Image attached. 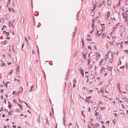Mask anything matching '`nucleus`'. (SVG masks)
Segmentation results:
<instances>
[{
	"label": "nucleus",
	"instance_id": "nucleus-1",
	"mask_svg": "<svg viewBox=\"0 0 128 128\" xmlns=\"http://www.w3.org/2000/svg\"><path fill=\"white\" fill-rule=\"evenodd\" d=\"M99 124L98 123H96V124L94 126L93 128H95L96 127H98L99 126Z\"/></svg>",
	"mask_w": 128,
	"mask_h": 128
},
{
	"label": "nucleus",
	"instance_id": "nucleus-2",
	"mask_svg": "<svg viewBox=\"0 0 128 128\" xmlns=\"http://www.w3.org/2000/svg\"><path fill=\"white\" fill-rule=\"evenodd\" d=\"M76 28H77V27H76L75 28L74 32H73V34L72 36L73 37H74V36L75 34L76 33Z\"/></svg>",
	"mask_w": 128,
	"mask_h": 128
},
{
	"label": "nucleus",
	"instance_id": "nucleus-3",
	"mask_svg": "<svg viewBox=\"0 0 128 128\" xmlns=\"http://www.w3.org/2000/svg\"><path fill=\"white\" fill-rule=\"evenodd\" d=\"M80 72L81 74H82V77H84V74L83 72V70L82 69L81 70H80Z\"/></svg>",
	"mask_w": 128,
	"mask_h": 128
},
{
	"label": "nucleus",
	"instance_id": "nucleus-4",
	"mask_svg": "<svg viewBox=\"0 0 128 128\" xmlns=\"http://www.w3.org/2000/svg\"><path fill=\"white\" fill-rule=\"evenodd\" d=\"M23 90L21 86L20 88V91H18V93L19 94L20 92H22Z\"/></svg>",
	"mask_w": 128,
	"mask_h": 128
},
{
	"label": "nucleus",
	"instance_id": "nucleus-5",
	"mask_svg": "<svg viewBox=\"0 0 128 128\" xmlns=\"http://www.w3.org/2000/svg\"><path fill=\"white\" fill-rule=\"evenodd\" d=\"M24 17H22L21 18V22L22 21V23L23 24L24 23Z\"/></svg>",
	"mask_w": 128,
	"mask_h": 128
},
{
	"label": "nucleus",
	"instance_id": "nucleus-6",
	"mask_svg": "<svg viewBox=\"0 0 128 128\" xmlns=\"http://www.w3.org/2000/svg\"><path fill=\"white\" fill-rule=\"evenodd\" d=\"M87 52V51L86 50L85 51H84L82 52V54H86Z\"/></svg>",
	"mask_w": 128,
	"mask_h": 128
},
{
	"label": "nucleus",
	"instance_id": "nucleus-7",
	"mask_svg": "<svg viewBox=\"0 0 128 128\" xmlns=\"http://www.w3.org/2000/svg\"><path fill=\"white\" fill-rule=\"evenodd\" d=\"M117 88H120V84L119 82H118L117 83Z\"/></svg>",
	"mask_w": 128,
	"mask_h": 128
},
{
	"label": "nucleus",
	"instance_id": "nucleus-8",
	"mask_svg": "<svg viewBox=\"0 0 128 128\" xmlns=\"http://www.w3.org/2000/svg\"><path fill=\"white\" fill-rule=\"evenodd\" d=\"M4 19L2 18H0V22L3 23L4 22Z\"/></svg>",
	"mask_w": 128,
	"mask_h": 128
},
{
	"label": "nucleus",
	"instance_id": "nucleus-9",
	"mask_svg": "<svg viewBox=\"0 0 128 128\" xmlns=\"http://www.w3.org/2000/svg\"><path fill=\"white\" fill-rule=\"evenodd\" d=\"M107 18H108L109 17V16L110 15V12H107Z\"/></svg>",
	"mask_w": 128,
	"mask_h": 128
},
{
	"label": "nucleus",
	"instance_id": "nucleus-10",
	"mask_svg": "<svg viewBox=\"0 0 128 128\" xmlns=\"http://www.w3.org/2000/svg\"><path fill=\"white\" fill-rule=\"evenodd\" d=\"M111 56H112V59H111L110 60V62H112V56H113V55H112V54H111Z\"/></svg>",
	"mask_w": 128,
	"mask_h": 128
},
{
	"label": "nucleus",
	"instance_id": "nucleus-11",
	"mask_svg": "<svg viewBox=\"0 0 128 128\" xmlns=\"http://www.w3.org/2000/svg\"><path fill=\"white\" fill-rule=\"evenodd\" d=\"M125 14V13H124V12H123L122 13V16L123 18L124 19V18H125V15H124Z\"/></svg>",
	"mask_w": 128,
	"mask_h": 128
},
{
	"label": "nucleus",
	"instance_id": "nucleus-12",
	"mask_svg": "<svg viewBox=\"0 0 128 128\" xmlns=\"http://www.w3.org/2000/svg\"><path fill=\"white\" fill-rule=\"evenodd\" d=\"M5 65V63H1L0 64V66L1 67L3 66H4Z\"/></svg>",
	"mask_w": 128,
	"mask_h": 128
},
{
	"label": "nucleus",
	"instance_id": "nucleus-13",
	"mask_svg": "<svg viewBox=\"0 0 128 128\" xmlns=\"http://www.w3.org/2000/svg\"><path fill=\"white\" fill-rule=\"evenodd\" d=\"M12 72V70H11V71L8 74V75H10L11 74Z\"/></svg>",
	"mask_w": 128,
	"mask_h": 128
},
{
	"label": "nucleus",
	"instance_id": "nucleus-14",
	"mask_svg": "<svg viewBox=\"0 0 128 128\" xmlns=\"http://www.w3.org/2000/svg\"><path fill=\"white\" fill-rule=\"evenodd\" d=\"M89 98L86 99H85V101L86 102H87L88 103H89V102H88V101L89 100Z\"/></svg>",
	"mask_w": 128,
	"mask_h": 128
},
{
	"label": "nucleus",
	"instance_id": "nucleus-15",
	"mask_svg": "<svg viewBox=\"0 0 128 128\" xmlns=\"http://www.w3.org/2000/svg\"><path fill=\"white\" fill-rule=\"evenodd\" d=\"M6 40H5L4 42H3V43L2 44H6Z\"/></svg>",
	"mask_w": 128,
	"mask_h": 128
},
{
	"label": "nucleus",
	"instance_id": "nucleus-16",
	"mask_svg": "<svg viewBox=\"0 0 128 128\" xmlns=\"http://www.w3.org/2000/svg\"><path fill=\"white\" fill-rule=\"evenodd\" d=\"M124 51L127 54H128V50H124Z\"/></svg>",
	"mask_w": 128,
	"mask_h": 128
},
{
	"label": "nucleus",
	"instance_id": "nucleus-17",
	"mask_svg": "<svg viewBox=\"0 0 128 128\" xmlns=\"http://www.w3.org/2000/svg\"><path fill=\"white\" fill-rule=\"evenodd\" d=\"M86 40L88 41H92V40L91 39H89L88 38H87L86 39Z\"/></svg>",
	"mask_w": 128,
	"mask_h": 128
},
{
	"label": "nucleus",
	"instance_id": "nucleus-18",
	"mask_svg": "<svg viewBox=\"0 0 128 128\" xmlns=\"http://www.w3.org/2000/svg\"><path fill=\"white\" fill-rule=\"evenodd\" d=\"M122 106L123 109H124L125 108V107L124 106L123 104L122 105Z\"/></svg>",
	"mask_w": 128,
	"mask_h": 128
},
{
	"label": "nucleus",
	"instance_id": "nucleus-19",
	"mask_svg": "<svg viewBox=\"0 0 128 128\" xmlns=\"http://www.w3.org/2000/svg\"><path fill=\"white\" fill-rule=\"evenodd\" d=\"M105 59L106 60H107V58H108V55L107 54H106L105 55Z\"/></svg>",
	"mask_w": 128,
	"mask_h": 128
},
{
	"label": "nucleus",
	"instance_id": "nucleus-20",
	"mask_svg": "<svg viewBox=\"0 0 128 128\" xmlns=\"http://www.w3.org/2000/svg\"><path fill=\"white\" fill-rule=\"evenodd\" d=\"M8 107L9 108H10V110L11 109V106H12V105H10V104H8Z\"/></svg>",
	"mask_w": 128,
	"mask_h": 128
},
{
	"label": "nucleus",
	"instance_id": "nucleus-21",
	"mask_svg": "<svg viewBox=\"0 0 128 128\" xmlns=\"http://www.w3.org/2000/svg\"><path fill=\"white\" fill-rule=\"evenodd\" d=\"M64 88H65L66 86V82H65L64 83Z\"/></svg>",
	"mask_w": 128,
	"mask_h": 128
},
{
	"label": "nucleus",
	"instance_id": "nucleus-22",
	"mask_svg": "<svg viewBox=\"0 0 128 128\" xmlns=\"http://www.w3.org/2000/svg\"><path fill=\"white\" fill-rule=\"evenodd\" d=\"M90 14H91L92 16H93L94 15V12H91Z\"/></svg>",
	"mask_w": 128,
	"mask_h": 128
},
{
	"label": "nucleus",
	"instance_id": "nucleus-23",
	"mask_svg": "<svg viewBox=\"0 0 128 128\" xmlns=\"http://www.w3.org/2000/svg\"><path fill=\"white\" fill-rule=\"evenodd\" d=\"M76 81L75 80H74L73 82V84H75L76 83Z\"/></svg>",
	"mask_w": 128,
	"mask_h": 128
},
{
	"label": "nucleus",
	"instance_id": "nucleus-24",
	"mask_svg": "<svg viewBox=\"0 0 128 128\" xmlns=\"http://www.w3.org/2000/svg\"><path fill=\"white\" fill-rule=\"evenodd\" d=\"M116 28V27H114L113 28V29H112V30L113 32H114V30H115V29Z\"/></svg>",
	"mask_w": 128,
	"mask_h": 128
},
{
	"label": "nucleus",
	"instance_id": "nucleus-25",
	"mask_svg": "<svg viewBox=\"0 0 128 128\" xmlns=\"http://www.w3.org/2000/svg\"><path fill=\"white\" fill-rule=\"evenodd\" d=\"M83 89L85 90H87V88L86 87H84L83 88Z\"/></svg>",
	"mask_w": 128,
	"mask_h": 128
},
{
	"label": "nucleus",
	"instance_id": "nucleus-26",
	"mask_svg": "<svg viewBox=\"0 0 128 128\" xmlns=\"http://www.w3.org/2000/svg\"><path fill=\"white\" fill-rule=\"evenodd\" d=\"M1 92L2 93V94L3 93V91H4V90L3 89H1Z\"/></svg>",
	"mask_w": 128,
	"mask_h": 128
},
{
	"label": "nucleus",
	"instance_id": "nucleus-27",
	"mask_svg": "<svg viewBox=\"0 0 128 128\" xmlns=\"http://www.w3.org/2000/svg\"><path fill=\"white\" fill-rule=\"evenodd\" d=\"M93 28H94V29H96V26L94 25L93 27Z\"/></svg>",
	"mask_w": 128,
	"mask_h": 128
},
{
	"label": "nucleus",
	"instance_id": "nucleus-28",
	"mask_svg": "<svg viewBox=\"0 0 128 128\" xmlns=\"http://www.w3.org/2000/svg\"><path fill=\"white\" fill-rule=\"evenodd\" d=\"M6 35L7 36H9V33L8 32H6Z\"/></svg>",
	"mask_w": 128,
	"mask_h": 128
},
{
	"label": "nucleus",
	"instance_id": "nucleus-29",
	"mask_svg": "<svg viewBox=\"0 0 128 128\" xmlns=\"http://www.w3.org/2000/svg\"><path fill=\"white\" fill-rule=\"evenodd\" d=\"M8 55L10 58L11 57L10 54V53H9V54H8Z\"/></svg>",
	"mask_w": 128,
	"mask_h": 128
},
{
	"label": "nucleus",
	"instance_id": "nucleus-30",
	"mask_svg": "<svg viewBox=\"0 0 128 128\" xmlns=\"http://www.w3.org/2000/svg\"><path fill=\"white\" fill-rule=\"evenodd\" d=\"M11 112L10 111L9 112H8V115H12L11 114Z\"/></svg>",
	"mask_w": 128,
	"mask_h": 128
},
{
	"label": "nucleus",
	"instance_id": "nucleus-31",
	"mask_svg": "<svg viewBox=\"0 0 128 128\" xmlns=\"http://www.w3.org/2000/svg\"><path fill=\"white\" fill-rule=\"evenodd\" d=\"M6 33V32L5 30H4L3 32V34H5Z\"/></svg>",
	"mask_w": 128,
	"mask_h": 128
},
{
	"label": "nucleus",
	"instance_id": "nucleus-32",
	"mask_svg": "<svg viewBox=\"0 0 128 128\" xmlns=\"http://www.w3.org/2000/svg\"><path fill=\"white\" fill-rule=\"evenodd\" d=\"M19 102L21 103H22V102H24L23 101H21V100H20L19 99Z\"/></svg>",
	"mask_w": 128,
	"mask_h": 128
},
{
	"label": "nucleus",
	"instance_id": "nucleus-33",
	"mask_svg": "<svg viewBox=\"0 0 128 128\" xmlns=\"http://www.w3.org/2000/svg\"><path fill=\"white\" fill-rule=\"evenodd\" d=\"M19 70V67L18 66H17V68H16V70H18V71Z\"/></svg>",
	"mask_w": 128,
	"mask_h": 128
},
{
	"label": "nucleus",
	"instance_id": "nucleus-34",
	"mask_svg": "<svg viewBox=\"0 0 128 128\" xmlns=\"http://www.w3.org/2000/svg\"><path fill=\"white\" fill-rule=\"evenodd\" d=\"M102 60L99 62V64L100 65L101 64H102Z\"/></svg>",
	"mask_w": 128,
	"mask_h": 128
},
{
	"label": "nucleus",
	"instance_id": "nucleus-35",
	"mask_svg": "<svg viewBox=\"0 0 128 128\" xmlns=\"http://www.w3.org/2000/svg\"><path fill=\"white\" fill-rule=\"evenodd\" d=\"M102 32H100V33H98V35L97 36H99L101 34Z\"/></svg>",
	"mask_w": 128,
	"mask_h": 128
},
{
	"label": "nucleus",
	"instance_id": "nucleus-36",
	"mask_svg": "<svg viewBox=\"0 0 128 128\" xmlns=\"http://www.w3.org/2000/svg\"><path fill=\"white\" fill-rule=\"evenodd\" d=\"M127 64H127V65H126V64H125V66H126V69H127L128 68V66H127Z\"/></svg>",
	"mask_w": 128,
	"mask_h": 128
},
{
	"label": "nucleus",
	"instance_id": "nucleus-37",
	"mask_svg": "<svg viewBox=\"0 0 128 128\" xmlns=\"http://www.w3.org/2000/svg\"><path fill=\"white\" fill-rule=\"evenodd\" d=\"M95 112H95V115L96 116H98V115H97V113L96 112V110H95Z\"/></svg>",
	"mask_w": 128,
	"mask_h": 128
},
{
	"label": "nucleus",
	"instance_id": "nucleus-38",
	"mask_svg": "<svg viewBox=\"0 0 128 128\" xmlns=\"http://www.w3.org/2000/svg\"><path fill=\"white\" fill-rule=\"evenodd\" d=\"M0 108H1V109H0V112H1L2 111V110H3V108H2V107H1Z\"/></svg>",
	"mask_w": 128,
	"mask_h": 128
},
{
	"label": "nucleus",
	"instance_id": "nucleus-39",
	"mask_svg": "<svg viewBox=\"0 0 128 128\" xmlns=\"http://www.w3.org/2000/svg\"><path fill=\"white\" fill-rule=\"evenodd\" d=\"M13 101L16 104V101H15V99H14L13 100Z\"/></svg>",
	"mask_w": 128,
	"mask_h": 128
},
{
	"label": "nucleus",
	"instance_id": "nucleus-40",
	"mask_svg": "<svg viewBox=\"0 0 128 128\" xmlns=\"http://www.w3.org/2000/svg\"><path fill=\"white\" fill-rule=\"evenodd\" d=\"M63 124L64 126H65V120H64V121H63Z\"/></svg>",
	"mask_w": 128,
	"mask_h": 128
},
{
	"label": "nucleus",
	"instance_id": "nucleus-41",
	"mask_svg": "<svg viewBox=\"0 0 128 128\" xmlns=\"http://www.w3.org/2000/svg\"><path fill=\"white\" fill-rule=\"evenodd\" d=\"M94 30H91L90 31V34H91Z\"/></svg>",
	"mask_w": 128,
	"mask_h": 128
},
{
	"label": "nucleus",
	"instance_id": "nucleus-42",
	"mask_svg": "<svg viewBox=\"0 0 128 128\" xmlns=\"http://www.w3.org/2000/svg\"><path fill=\"white\" fill-rule=\"evenodd\" d=\"M12 127L14 128H16V126L15 125H13V126H12Z\"/></svg>",
	"mask_w": 128,
	"mask_h": 128
},
{
	"label": "nucleus",
	"instance_id": "nucleus-43",
	"mask_svg": "<svg viewBox=\"0 0 128 128\" xmlns=\"http://www.w3.org/2000/svg\"><path fill=\"white\" fill-rule=\"evenodd\" d=\"M100 24L101 26V28H102V25L104 26L105 25V24Z\"/></svg>",
	"mask_w": 128,
	"mask_h": 128
},
{
	"label": "nucleus",
	"instance_id": "nucleus-44",
	"mask_svg": "<svg viewBox=\"0 0 128 128\" xmlns=\"http://www.w3.org/2000/svg\"><path fill=\"white\" fill-rule=\"evenodd\" d=\"M4 86L7 87V84H6V83H5Z\"/></svg>",
	"mask_w": 128,
	"mask_h": 128
},
{
	"label": "nucleus",
	"instance_id": "nucleus-45",
	"mask_svg": "<svg viewBox=\"0 0 128 128\" xmlns=\"http://www.w3.org/2000/svg\"><path fill=\"white\" fill-rule=\"evenodd\" d=\"M57 124L56 123V126H55V128H57Z\"/></svg>",
	"mask_w": 128,
	"mask_h": 128
},
{
	"label": "nucleus",
	"instance_id": "nucleus-46",
	"mask_svg": "<svg viewBox=\"0 0 128 128\" xmlns=\"http://www.w3.org/2000/svg\"><path fill=\"white\" fill-rule=\"evenodd\" d=\"M72 124V123H70L68 124V125L69 126H71Z\"/></svg>",
	"mask_w": 128,
	"mask_h": 128
},
{
	"label": "nucleus",
	"instance_id": "nucleus-47",
	"mask_svg": "<svg viewBox=\"0 0 128 128\" xmlns=\"http://www.w3.org/2000/svg\"><path fill=\"white\" fill-rule=\"evenodd\" d=\"M88 64H87L88 65L89 64V63H90V60H88Z\"/></svg>",
	"mask_w": 128,
	"mask_h": 128
},
{
	"label": "nucleus",
	"instance_id": "nucleus-48",
	"mask_svg": "<svg viewBox=\"0 0 128 128\" xmlns=\"http://www.w3.org/2000/svg\"><path fill=\"white\" fill-rule=\"evenodd\" d=\"M37 48H38V50H37V51H38V54H39V49H38V46H36Z\"/></svg>",
	"mask_w": 128,
	"mask_h": 128
},
{
	"label": "nucleus",
	"instance_id": "nucleus-49",
	"mask_svg": "<svg viewBox=\"0 0 128 128\" xmlns=\"http://www.w3.org/2000/svg\"><path fill=\"white\" fill-rule=\"evenodd\" d=\"M128 43V42L127 41H125L124 42V43L126 44H127Z\"/></svg>",
	"mask_w": 128,
	"mask_h": 128
},
{
	"label": "nucleus",
	"instance_id": "nucleus-50",
	"mask_svg": "<svg viewBox=\"0 0 128 128\" xmlns=\"http://www.w3.org/2000/svg\"><path fill=\"white\" fill-rule=\"evenodd\" d=\"M26 105L28 107H29V106H28V104L26 102H24Z\"/></svg>",
	"mask_w": 128,
	"mask_h": 128
},
{
	"label": "nucleus",
	"instance_id": "nucleus-51",
	"mask_svg": "<svg viewBox=\"0 0 128 128\" xmlns=\"http://www.w3.org/2000/svg\"><path fill=\"white\" fill-rule=\"evenodd\" d=\"M88 48H89L90 49V50H92V48L91 47H90V46H88Z\"/></svg>",
	"mask_w": 128,
	"mask_h": 128
},
{
	"label": "nucleus",
	"instance_id": "nucleus-52",
	"mask_svg": "<svg viewBox=\"0 0 128 128\" xmlns=\"http://www.w3.org/2000/svg\"><path fill=\"white\" fill-rule=\"evenodd\" d=\"M104 68L103 67H102V71L104 70Z\"/></svg>",
	"mask_w": 128,
	"mask_h": 128
},
{
	"label": "nucleus",
	"instance_id": "nucleus-53",
	"mask_svg": "<svg viewBox=\"0 0 128 128\" xmlns=\"http://www.w3.org/2000/svg\"><path fill=\"white\" fill-rule=\"evenodd\" d=\"M94 26V23H92V28H93V27Z\"/></svg>",
	"mask_w": 128,
	"mask_h": 128
},
{
	"label": "nucleus",
	"instance_id": "nucleus-54",
	"mask_svg": "<svg viewBox=\"0 0 128 128\" xmlns=\"http://www.w3.org/2000/svg\"><path fill=\"white\" fill-rule=\"evenodd\" d=\"M123 99L125 101L127 99V98H123Z\"/></svg>",
	"mask_w": 128,
	"mask_h": 128
},
{
	"label": "nucleus",
	"instance_id": "nucleus-55",
	"mask_svg": "<svg viewBox=\"0 0 128 128\" xmlns=\"http://www.w3.org/2000/svg\"><path fill=\"white\" fill-rule=\"evenodd\" d=\"M109 122L108 121H106V124H108L109 123Z\"/></svg>",
	"mask_w": 128,
	"mask_h": 128
},
{
	"label": "nucleus",
	"instance_id": "nucleus-56",
	"mask_svg": "<svg viewBox=\"0 0 128 128\" xmlns=\"http://www.w3.org/2000/svg\"><path fill=\"white\" fill-rule=\"evenodd\" d=\"M105 108V107L100 108H101L100 109L101 110H104L103 108Z\"/></svg>",
	"mask_w": 128,
	"mask_h": 128
},
{
	"label": "nucleus",
	"instance_id": "nucleus-57",
	"mask_svg": "<svg viewBox=\"0 0 128 128\" xmlns=\"http://www.w3.org/2000/svg\"><path fill=\"white\" fill-rule=\"evenodd\" d=\"M96 5H94V6H93V8H94L93 10H94L95 8L96 7Z\"/></svg>",
	"mask_w": 128,
	"mask_h": 128
},
{
	"label": "nucleus",
	"instance_id": "nucleus-58",
	"mask_svg": "<svg viewBox=\"0 0 128 128\" xmlns=\"http://www.w3.org/2000/svg\"><path fill=\"white\" fill-rule=\"evenodd\" d=\"M25 40H26V42H28V40L26 38V37H25Z\"/></svg>",
	"mask_w": 128,
	"mask_h": 128
},
{
	"label": "nucleus",
	"instance_id": "nucleus-59",
	"mask_svg": "<svg viewBox=\"0 0 128 128\" xmlns=\"http://www.w3.org/2000/svg\"><path fill=\"white\" fill-rule=\"evenodd\" d=\"M16 111L17 112H19V110L18 109H17V110H16Z\"/></svg>",
	"mask_w": 128,
	"mask_h": 128
},
{
	"label": "nucleus",
	"instance_id": "nucleus-60",
	"mask_svg": "<svg viewBox=\"0 0 128 128\" xmlns=\"http://www.w3.org/2000/svg\"><path fill=\"white\" fill-rule=\"evenodd\" d=\"M1 98H2V99H3V96H2V95H1Z\"/></svg>",
	"mask_w": 128,
	"mask_h": 128
},
{
	"label": "nucleus",
	"instance_id": "nucleus-61",
	"mask_svg": "<svg viewBox=\"0 0 128 128\" xmlns=\"http://www.w3.org/2000/svg\"><path fill=\"white\" fill-rule=\"evenodd\" d=\"M112 69V67H110V68H109V70L110 71H111Z\"/></svg>",
	"mask_w": 128,
	"mask_h": 128
},
{
	"label": "nucleus",
	"instance_id": "nucleus-62",
	"mask_svg": "<svg viewBox=\"0 0 128 128\" xmlns=\"http://www.w3.org/2000/svg\"><path fill=\"white\" fill-rule=\"evenodd\" d=\"M11 64V62H10L8 64V65H10V64Z\"/></svg>",
	"mask_w": 128,
	"mask_h": 128
},
{
	"label": "nucleus",
	"instance_id": "nucleus-63",
	"mask_svg": "<svg viewBox=\"0 0 128 128\" xmlns=\"http://www.w3.org/2000/svg\"><path fill=\"white\" fill-rule=\"evenodd\" d=\"M4 102H5V104H6V99H5L4 100Z\"/></svg>",
	"mask_w": 128,
	"mask_h": 128
},
{
	"label": "nucleus",
	"instance_id": "nucleus-64",
	"mask_svg": "<svg viewBox=\"0 0 128 128\" xmlns=\"http://www.w3.org/2000/svg\"><path fill=\"white\" fill-rule=\"evenodd\" d=\"M126 14H128V10H127L126 11Z\"/></svg>",
	"mask_w": 128,
	"mask_h": 128
}]
</instances>
